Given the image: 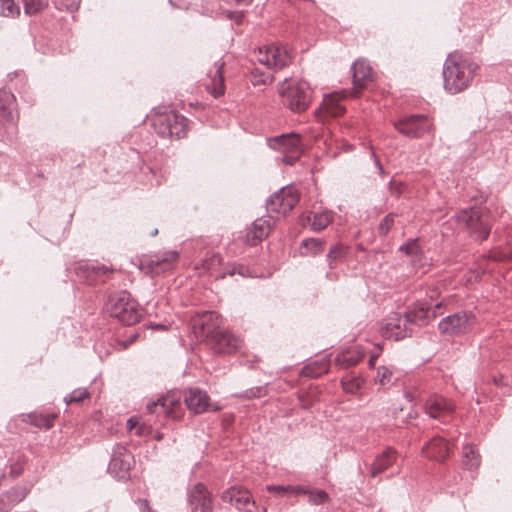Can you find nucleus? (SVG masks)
Segmentation results:
<instances>
[{"instance_id":"obj_1","label":"nucleus","mask_w":512,"mask_h":512,"mask_svg":"<svg viewBox=\"0 0 512 512\" xmlns=\"http://www.w3.org/2000/svg\"><path fill=\"white\" fill-rule=\"evenodd\" d=\"M221 320L214 311H203L193 320L192 328L199 340H207L215 352L230 354L237 350L241 341L220 328Z\"/></svg>"},{"instance_id":"obj_2","label":"nucleus","mask_w":512,"mask_h":512,"mask_svg":"<svg viewBox=\"0 0 512 512\" xmlns=\"http://www.w3.org/2000/svg\"><path fill=\"white\" fill-rule=\"evenodd\" d=\"M442 306V302L437 303L433 308L430 306L421 305L420 307L410 310L404 314L397 312L391 313L381 327V334L384 338L399 341L407 336H410L412 329L410 325H423L427 322L430 312L433 317H436L437 312Z\"/></svg>"},{"instance_id":"obj_3","label":"nucleus","mask_w":512,"mask_h":512,"mask_svg":"<svg viewBox=\"0 0 512 512\" xmlns=\"http://www.w3.org/2000/svg\"><path fill=\"white\" fill-rule=\"evenodd\" d=\"M478 69L477 63L457 52L451 53L443 65V86L450 94L467 89Z\"/></svg>"},{"instance_id":"obj_4","label":"nucleus","mask_w":512,"mask_h":512,"mask_svg":"<svg viewBox=\"0 0 512 512\" xmlns=\"http://www.w3.org/2000/svg\"><path fill=\"white\" fill-rule=\"evenodd\" d=\"M105 310L126 326L136 324L142 316L139 304L127 291L110 296L105 304Z\"/></svg>"},{"instance_id":"obj_5","label":"nucleus","mask_w":512,"mask_h":512,"mask_svg":"<svg viewBox=\"0 0 512 512\" xmlns=\"http://www.w3.org/2000/svg\"><path fill=\"white\" fill-rule=\"evenodd\" d=\"M459 226L467 229L476 239L483 241L490 233V217L481 207L463 209L456 215Z\"/></svg>"},{"instance_id":"obj_6","label":"nucleus","mask_w":512,"mask_h":512,"mask_svg":"<svg viewBox=\"0 0 512 512\" xmlns=\"http://www.w3.org/2000/svg\"><path fill=\"white\" fill-rule=\"evenodd\" d=\"M256 60L273 71L288 67L293 60L290 49L286 45L271 43L255 50Z\"/></svg>"},{"instance_id":"obj_7","label":"nucleus","mask_w":512,"mask_h":512,"mask_svg":"<svg viewBox=\"0 0 512 512\" xmlns=\"http://www.w3.org/2000/svg\"><path fill=\"white\" fill-rule=\"evenodd\" d=\"M281 97L284 105L294 112L305 111L311 102V88L306 81H292L283 84Z\"/></svg>"},{"instance_id":"obj_8","label":"nucleus","mask_w":512,"mask_h":512,"mask_svg":"<svg viewBox=\"0 0 512 512\" xmlns=\"http://www.w3.org/2000/svg\"><path fill=\"white\" fill-rule=\"evenodd\" d=\"M152 126L159 136L176 139L184 138L188 128L187 119L173 111L154 116Z\"/></svg>"},{"instance_id":"obj_9","label":"nucleus","mask_w":512,"mask_h":512,"mask_svg":"<svg viewBox=\"0 0 512 512\" xmlns=\"http://www.w3.org/2000/svg\"><path fill=\"white\" fill-rule=\"evenodd\" d=\"M476 324L473 312L458 311L444 317L438 323L440 333L449 336H460L469 333Z\"/></svg>"},{"instance_id":"obj_10","label":"nucleus","mask_w":512,"mask_h":512,"mask_svg":"<svg viewBox=\"0 0 512 512\" xmlns=\"http://www.w3.org/2000/svg\"><path fill=\"white\" fill-rule=\"evenodd\" d=\"M299 193L293 186H286L273 193L266 201V208L269 213L285 216L298 203Z\"/></svg>"},{"instance_id":"obj_11","label":"nucleus","mask_w":512,"mask_h":512,"mask_svg":"<svg viewBox=\"0 0 512 512\" xmlns=\"http://www.w3.org/2000/svg\"><path fill=\"white\" fill-rule=\"evenodd\" d=\"M146 409L150 414H163L165 417L179 419L182 411L181 395L176 392L168 393L156 401L149 402Z\"/></svg>"},{"instance_id":"obj_12","label":"nucleus","mask_w":512,"mask_h":512,"mask_svg":"<svg viewBox=\"0 0 512 512\" xmlns=\"http://www.w3.org/2000/svg\"><path fill=\"white\" fill-rule=\"evenodd\" d=\"M403 135L410 138H419L433 130V123L426 115H411L394 124Z\"/></svg>"},{"instance_id":"obj_13","label":"nucleus","mask_w":512,"mask_h":512,"mask_svg":"<svg viewBox=\"0 0 512 512\" xmlns=\"http://www.w3.org/2000/svg\"><path fill=\"white\" fill-rule=\"evenodd\" d=\"M222 499L225 502H229L240 512H256L257 510L251 493L243 487H230L223 492Z\"/></svg>"},{"instance_id":"obj_14","label":"nucleus","mask_w":512,"mask_h":512,"mask_svg":"<svg viewBox=\"0 0 512 512\" xmlns=\"http://www.w3.org/2000/svg\"><path fill=\"white\" fill-rule=\"evenodd\" d=\"M113 272V269L102 264L79 263L75 273L80 281L93 285L104 282V277Z\"/></svg>"},{"instance_id":"obj_15","label":"nucleus","mask_w":512,"mask_h":512,"mask_svg":"<svg viewBox=\"0 0 512 512\" xmlns=\"http://www.w3.org/2000/svg\"><path fill=\"white\" fill-rule=\"evenodd\" d=\"M188 504L191 512H212L211 493L202 483L195 484L188 492Z\"/></svg>"},{"instance_id":"obj_16","label":"nucleus","mask_w":512,"mask_h":512,"mask_svg":"<svg viewBox=\"0 0 512 512\" xmlns=\"http://www.w3.org/2000/svg\"><path fill=\"white\" fill-rule=\"evenodd\" d=\"M131 454L125 447L117 445L114 448L112 458L109 462L108 470L115 474L118 478H123L130 470Z\"/></svg>"},{"instance_id":"obj_17","label":"nucleus","mask_w":512,"mask_h":512,"mask_svg":"<svg viewBox=\"0 0 512 512\" xmlns=\"http://www.w3.org/2000/svg\"><path fill=\"white\" fill-rule=\"evenodd\" d=\"M178 257L176 251H167L162 255H153L141 261L140 268L146 273L159 274Z\"/></svg>"},{"instance_id":"obj_18","label":"nucleus","mask_w":512,"mask_h":512,"mask_svg":"<svg viewBox=\"0 0 512 512\" xmlns=\"http://www.w3.org/2000/svg\"><path fill=\"white\" fill-rule=\"evenodd\" d=\"M426 413L434 419L450 414L454 410V404L439 395H431L425 402Z\"/></svg>"},{"instance_id":"obj_19","label":"nucleus","mask_w":512,"mask_h":512,"mask_svg":"<svg viewBox=\"0 0 512 512\" xmlns=\"http://www.w3.org/2000/svg\"><path fill=\"white\" fill-rule=\"evenodd\" d=\"M184 401L187 408L195 414L205 412L209 406V396L199 388H189L185 392Z\"/></svg>"},{"instance_id":"obj_20","label":"nucleus","mask_w":512,"mask_h":512,"mask_svg":"<svg viewBox=\"0 0 512 512\" xmlns=\"http://www.w3.org/2000/svg\"><path fill=\"white\" fill-rule=\"evenodd\" d=\"M14 101L15 96L10 91L0 89V121H4L10 134H15L17 130L10 111V106Z\"/></svg>"},{"instance_id":"obj_21","label":"nucleus","mask_w":512,"mask_h":512,"mask_svg":"<svg viewBox=\"0 0 512 512\" xmlns=\"http://www.w3.org/2000/svg\"><path fill=\"white\" fill-rule=\"evenodd\" d=\"M270 221L264 218L256 219L248 229L245 236V243L250 246H256L263 241L270 233Z\"/></svg>"},{"instance_id":"obj_22","label":"nucleus","mask_w":512,"mask_h":512,"mask_svg":"<svg viewBox=\"0 0 512 512\" xmlns=\"http://www.w3.org/2000/svg\"><path fill=\"white\" fill-rule=\"evenodd\" d=\"M269 146L282 153L290 152L301 148V137L299 134H282L268 140Z\"/></svg>"},{"instance_id":"obj_23","label":"nucleus","mask_w":512,"mask_h":512,"mask_svg":"<svg viewBox=\"0 0 512 512\" xmlns=\"http://www.w3.org/2000/svg\"><path fill=\"white\" fill-rule=\"evenodd\" d=\"M423 454L436 461H444L449 456L448 443L441 437H434L422 449Z\"/></svg>"},{"instance_id":"obj_24","label":"nucleus","mask_w":512,"mask_h":512,"mask_svg":"<svg viewBox=\"0 0 512 512\" xmlns=\"http://www.w3.org/2000/svg\"><path fill=\"white\" fill-rule=\"evenodd\" d=\"M342 99L343 95L338 92H333L327 95L323 99L321 107L316 110V115L320 114L331 117L341 116L345 111L344 107L340 103Z\"/></svg>"},{"instance_id":"obj_25","label":"nucleus","mask_w":512,"mask_h":512,"mask_svg":"<svg viewBox=\"0 0 512 512\" xmlns=\"http://www.w3.org/2000/svg\"><path fill=\"white\" fill-rule=\"evenodd\" d=\"M397 459L396 451L393 448L385 449L381 454H379L370 468V476L377 477L378 475L384 473L389 467H391Z\"/></svg>"},{"instance_id":"obj_26","label":"nucleus","mask_w":512,"mask_h":512,"mask_svg":"<svg viewBox=\"0 0 512 512\" xmlns=\"http://www.w3.org/2000/svg\"><path fill=\"white\" fill-rule=\"evenodd\" d=\"M353 70V84L355 87H365L372 81V69L369 63L365 60H357L352 65Z\"/></svg>"},{"instance_id":"obj_27","label":"nucleus","mask_w":512,"mask_h":512,"mask_svg":"<svg viewBox=\"0 0 512 512\" xmlns=\"http://www.w3.org/2000/svg\"><path fill=\"white\" fill-rule=\"evenodd\" d=\"M363 357L364 352L359 347H352L337 355L335 362L340 368L347 369L358 364Z\"/></svg>"},{"instance_id":"obj_28","label":"nucleus","mask_w":512,"mask_h":512,"mask_svg":"<svg viewBox=\"0 0 512 512\" xmlns=\"http://www.w3.org/2000/svg\"><path fill=\"white\" fill-rule=\"evenodd\" d=\"M481 463V457L476 448L467 444L463 446L462 450V465L469 471H474L479 468Z\"/></svg>"},{"instance_id":"obj_29","label":"nucleus","mask_w":512,"mask_h":512,"mask_svg":"<svg viewBox=\"0 0 512 512\" xmlns=\"http://www.w3.org/2000/svg\"><path fill=\"white\" fill-rule=\"evenodd\" d=\"M216 71L215 75L211 79V83L207 84V90L214 97H219L224 94L225 85H224V77L222 74V68L224 63H216Z\"/></svg>"},{"instance_id":"obj_30","label":"nucleus","mask_w":512,"mask_h":512,"mask_svg":"<svg viewBox=\"0 0 512 512\" xmlns=\"http://www.w3.org/2000/svg\"><path fill=\"white\" fill-rule=\"evenodd\" d=\"M329 371V360L324 357L319 361H314L302 369V375L311 378H318Z\"/></svg>"},{"instance_id":"obj_31","label":"nucleus","mask_w":512,"mask_h":512,"mask_svg":"<svg viewBox=\"0 0 512 512\" xmlns=\"http://www.w3.org/2000/svg\"><path fill=\"white\" fill-rule=\"evenodd\" d=\"M365 380L361 375L350 373L342 378L341 385L346 393L356 395L362 389Z\"/></svg>"},{"instance_id":"obj_32","label":"nucleus","mask_w":512,"mask_h":512,"mask_svg":"<svg viewBox=\"0 0 512 512\" xmlns=\"http://www.w3.org/2000/svg\"><path fill=\"white\" fill-rule=\"evenodd\" d=\"M29 490L25 487H16L0 495L3 500L11 505V508L21 502L28 495Z\"/></svg>"},{"instance_id":"obj_33","label":"nucleus","mask_w":512,"mask_h":512,"mask_svg":"<svg viewBox=\"0 0 512 512\" xmlns=\"http://www.w3.org/2000/svg\"><path fill=\"white\" fill-rule=\"evenodd\" d=\"M267 490L270 492L275 493L276 495L280 497L288 496V495H295L299 496L301 492H306L304 490V487L302 486H292V485H268Z\"/></svg>"},{"instance_id":"obj_34","label":"nucleus","mask_w":512,"mask_h":512,"mask_svg":"<svg viewBox=\"0 0 512 512\" xmlns=\"http://www.w3.org/2000/svg\"><path fill=\"white\" fill-rule=\"evenodd\" d=\"M332 220L333 216L330 211L314 213L311 228L313 231H321L325 229L332 222Z\"/></svg>"},{"instance_id":"obj_35","label":"nucleus","mask_w":512,"mask_h":512,"mask_svg":"<svg viewBox=\"0 0 512 512\" xmlns=\"http://www.w3.org/2000/svg\"><path fill=\"white\" fill-rule=\"evenodd\" d=\"M374 382L383 387L391 386L394 383L393 371L387 366H379L377 368Z\"/></svg>"},{"instance_id":"obj_36","label":"nucleus","mask_w":512,"mask_h":512,"mask_svg":"<svg viewBox=\"0 0 512 512\" xmlns=\"http://www.w3.org/2000/svg\"><path fill=\"white\" fill-rule=\"evenodd\" d=\"M20 14V7L14 0H0V16L15 18Z\"/></svg>"},{"instance_id":"obj_37","label":"nucleus","mask_w":512,"mask_h":512,"mask_svg":"<svg viewBox=\"0 0 512 512\" xmlns=\"http://www.w3.org/2000/svg\"><path fill=\"white\" fill-rule=\"evenodd\" d=\"M301 245L311 255H318L324 251L325 241L319 238H307L302 241Z\"/></svg>"},{"instance_id":"obj_38","label":"nucleus","mask_w":512,"mask_h":512,"mask_svg":"<svg viewBox=\"0 0 512 512\" xmlns=\"http://www.w3.org/2000/svg\"><path fill=\"white\" fill-rule=\"evenodd\" d=\"M306 492H301L300 495H307L310 503L320 505L328 500V494L324 490H310L304 487Z\"/></svg>"},{"instance_id":"obj_39","label":"nucleus","mask_w":512,"mask_h":512,"mask_svg":"<svg viewBox=\"0 0 512 512\" xmlns=\"http://www.w3.org/2000/svg\"><path fill=\"white\" fill-rule=\"evenodd\" d=\"M346 254V247L343 244L337 243L329 249L327 254V261L329 266L332 267L333 263L340 261Z\"/></svg>"},{"instance_id":"obj_40","label":"nucleus","mask_w":512,"mask_h":512,"mask_svg":"<svg viewBox=\"0 0 512 512\" xmlns=\"http://www.w3.org/2000/svg\"><path fill=\"white\" fill-rule=\"evenodd\" d=\"M24 12L33 15L43 10L48 5V0H22Z\"/></svg>"},{"instance_id":"obj_41","label":"nucleus","mask_w":512,"mask_h":512,"mask_svg":"<svg viewBox=\"0 0 512 512\" xmlns=\"http://www.w3.org/2000/svg\"><path fill=\"white\" fill-rule=\"evenodd\" d=\"M90 397V393L86 388H77L65 396L64 401L67 405L71 403H80Z\"/></svg>"},{"instance_id":"obj_42","label":"nucleus","mask_w":512,"mask_h":512,"mask_svg":"<svg viewBox=\"0 0 512 512\" xmlns=\"http://www.w3.org/2000/svg\"><path fill=\"white\" fill-rule=\"evenodd\" d=\"M29 417L31 419V423L36 427L49 429L53 426L54 418L52 416L31 414Z\"/></svg>"},{"instance_id":"obj_43","label":"nucleus","mask_w":512,"mask_h":512,"mask_svg":"<svg viewBox=\"0 0 512 512\" xmlns=\"http://www.w3.org/2000/svg\"><path fill=\"white\" fill-rule=\"evenodd\" d=\"M490 258L494 261L512 260V238L508 241L505 249H495L490 253Z\"/></svg>"},{"instance_id":"obj_44","label":"nucleus","mask_w":512,"mask_h":512,"mask_svg":"<svg viewBox=\"0 0 512 512\" xmlns=\"http://www.w3.org/2000/svg\"><path fill=\"white\" fill-rule=\"evenodd\" d=\"M273 79V76L265 75L263 73L258 72L257 70L252 71L251 73V83L254 86L268 85L272 83Z\"/></svg>"},{"instance_id":"obj_45","label":"nucleus","mask_w":512,"mask_h":512,"mask_svg":"<svg viewBox=\"0 0 512 512\" xmlns=\"http://www.w3.org/2000/svg\"><path fill=\"white\" fill-rule=\"evenodd\" d=\"M81 0H54V4L59 10L76 11L80 5Z\"/></svg>"},{"instance_id":"obj_46","label":"nucleus","mask_w":512,"mask_h":512,"mask_svg":"<svg viewBox=\"0 0 512 512\" xmlns=\"http://www.w3.org/2000/svg\"><path fill=\"white\" fill-rule=\"evenodd\" d=\"M400 250L408 256H417L420 253V247L417 239H413L400 246Z\"/></svg>"},{"instance_id":"obj_47","label":"nucleus","mask_w":512,"mask_h":512,"mask_svg":"<svg viewBox=\"0 0 512 512\" xmlns=\"http://www.w3.org/2000/svg\"><path fill=\"white\" fill-rule=\"evenodd\" d=\"M301 154L302 148L283 153L282 162L286 165L292 166L300 159Z\"/></svg>"},{"instance_id":"obj_48","label":"nucleus","mask_w":512,"mask_h":512,"mask_svg":"<svg viewBox=\"0 0 512 512\" xmlns=\"http://www.w3.org/2000/svg\"><path fill=\"white\" fill-rule=\"evenodd\" d=\"M267 394L265 386H257L246 390L243 393V397L247 399L261 398Z\"/></svg>"},{"instance_id":"obj_49","label":"nucleus","mask_w":512,"mask_h":512,"mask_svg":"<svg viewBox=\"0 0 512 512\" xmlns=\"http://www.w3.org/2000/svg\"><path fill=\"white\" fill-rule=\"evenodd\" d=\"M394 224V214H388L384 217V219L380 222L378 226V232L381 235H386L390 231L391 227Z\"/></svg>"},{"instance_id":"obj_50","label":"nucleus","mask_w":512,"mask_h":512,"mask_svg":"<svg viewBox=\"0 0 512 512\" xmlns=\"http://www.w3.org/2000/svg\"><path fill=\"white\" fill-rule=\"evenodd\" d=\"M23 473V466L20 463H14L10 467V475L13 478L20 476Z\"/></svg>"},{"instance_id":"obj_51","label":"nucleus","mask_w":512,"mask_h":512,"mask_svg":"<svg viewBox=\"0 0 512 512\" xmlns=\"http://www.w3.org/2000/svg\"><path fill=\"white\" fill-rule=\"evenodd\" d=\"M139 424V421L136 417H130L127 420V428L129 431H132L133 429H136Z\"/></svg>"},{"instance_id":"obj_52","label":"nucleus","mask_w":512,"mask_h":512,"mask_svg":"<svg viewBox=\"0 0 512 512\" xmlns=\"http://www.w3.org/2000/svg\"><path fill=\"white\" fill-rule=\"evenodd\" d=\"M138 503H139V506H140V510L141 512H154L151 510V508L149 507L148 505V501L145 500V499H139L138 500Z\"/></svg>"},{"instance_id":"obj_53","label":"nucleus","mask_w":512,"mask_h":512,"mask_svg":"<svg viewBox=\"0 0 512 512\" xmlns=\"http://www.w3.org/2000/svg\"><path fill=\"white\" fill-rule=\"evenodd\" d=\"M371 155H372V157L374 159L375 166L379 169L380 173L383 174L384 173L383 166H382L378 156L373 151H372Z\"/></svg>"},{"instance_id":"obj_54","label":"nucleus","mask_w":512,"mask_h":512,"mask_svg":"<svg viewBox=\"0 0 512 512\" xmlns=\"http://www.w3.org/2000/svg\"><path fill=\"white\" fill-rule=\"evenodd\" d=\"M242 269H244V267H243V266H241V265H234V266L232 267V270H230V271L228 272V274H229V275H234L235 273H238V274H240V275H244V272L242 271Z\"/></svg>"},{"instance_id":"obj_55","label":"nucleus","mask_w":512,"mask_h":512,"mask_svg":"<svg viewBox=\"0 0 512 512\" xmlns=\"http://www.w3.org/2000/svg\"><path fill=\"white\" fill-rule=\"evenodd\" d=\"M11 510V505L6 503L3 498L0 497V512H9Z\"/></svg>"},{"instance_id":"obj_56","label":"nucleus","mask_w":512,"mask_h":512,"mask_svg":"<svg viewBox=\"0 0 512 512\" xmlns=\"http://www.w3.org/2000/svg\"><path fill=\"white\" fill-rule=\"evenodd\" d=\"M379 356V352L377 353H373L371 356H370V359H369V367L372 368L374 366V362L375 360L378 358Z\"/></svg>"},{"instance_id":"obj_57","label":"nucleus","mask_w":512,"mask_h":512,"mask_svg":"<svg viewBox=\"0 0 512 512\" xmlns=\"http://www.w3.org/2000/svg\"><path fill=\"white\" fill-rule=\"evenodd\" d=\"M136 434L137 435H142L143 434V428L142 427L138 428L137 431H136Z\"/></svg>"},{"instance_id":"obj_58","label":"nucleus","mask_w":512,"mask_h":512,"mask_svg":"<svg viewBox=\"0 0 512 512\" xmlns=\"http://www.w3.org/2000/svg\"><path fill=\"white\" fill-rule=\"evenodd\" d=\"M158 234V229H154L151 232V236H156Z\"/></svg>"},{"instance_id":"obj_59","label":"nucleus","mask_w":512,"mask_h":512,"mask_svg":"<svg viewBox=\"0 0 512 512\" xmlns=\"http://www.w3.org/2000/svg\"><path fill=\"white\" fill-rule=\"evenodd\" d=\"M377 349H378V352L380 353L382 351V345L381 344H377Z\"/></svg>"},{"instance_id":"obj_60","label":"nucleus","mask_w":512,"mask_h":512,"mask_svg":"<svg viewBox=\"0 0 512 512\" xmlns=\"http://www.w3.org/2000/svg\"><path fill=\"white\" fill-rule=\"evenodd\" d=\"M137 336H138V335H137V334H135L133 337H131L130 342H133V340H134Z\"/></svg>"},{"instance_id":"obj_61","label":"nucleus","mask_w":512,"mask_h":512,"mask_svg":"<svg viewBox=\"0 0 512 512\" xmlns=\"http://www.w3.org/2000/svg\"><path fill=\"white\" fill-rule=\"evenodd\" d=\"M235 1L240 3V2H245L246 0H235Z\"/></svg>"}]
</instances>
